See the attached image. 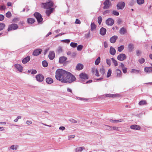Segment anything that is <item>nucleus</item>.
Returning <instances> with one entry per match:
<instances>
[{
    "label": "nucleus",
    "instance_id": "obj_14",
    "mask_svg": "<svg viewBox=\"0 0 152 152\" xmlns=\"http://www.w3.org/2000/svg\"><path fill=\"white\" fill-rule=\"evenodd\" d=\"M66 57L64 56H61L59 58V62L60 64H63L67 60Z\"/></svg>",
    "mask_w": 152,
    "mask_h": 152
},
{
    "label": "nucleus",
    "instance_id": "obj_33",
    "mask_svg": "<svg viewBox=\"0 0 152 152\" xmlns=\"http://www.w3.org/2000/svg\"><path fill=\"white\" fill-rule=\"evenodd\" d=\"M27 21L28 23L32 24L34 22L35 20L33 18H29L28 19Z\"/></svg>",
    "mask_w": 152,
    "mask_h": 152
},
{
    "label": "nucleus",
    "instance_id": "obj_50",
    "mask_svg": "<svg viewBox=\"0 0 152 152\" xmlns=\"http://www.w3.org/2000/svg\"><path fill=\"white\" fill-rule=\"evenodd\" d=\"M112 13L113 14L115 15L118 16L119 15V13L118 12H117L116 11H113Z\"/></svg>",
    "mask_w": 152,
    "mask_h": 152
},
{
    "label": "nucleus",
    "instance_id": "obj_6",
    "mask_svg": "<svg viewBox=\"0 0 152 152\" xmlns=\"http://www.w3.org/2000/svg\"><path fill=\"white\" fill-rule=\"evenodd\" d=\"M35 78L36 80L39 82H42L44 79V76L42 75L39 74L36 76Z\"/></svg>",
    "mask_w": 152,
    "mask_h": 152
},
{
    "label": "nucleus",
    "instance_id": "obj_3",
    "mask_svg": "<svg viewBox=\"0 0 152 152\" xmlns=\"http://www.w3.org/2000/svg\"><path fill=\"white\" fill-rule=\"evenodd\" d=\"M51 0H48V2L45 3H42V7L44 9L51 8L53 7V3L50 1Z\"/></svg>",
    "mask_w": 152,
    "mask_h": 152
},
{
    "label": "nucleus",
    "instance_id": "obj_44",
    "mask_svg": "<svg viewBox=\"0 0 152 152\" xmlns=\"http://www.w3.org/2000/svg\"><path fill=\"white\" fill-rule=\"evenodd\" d=\"M111 73H112V70H111V69H109L107 73V77H110L111 75Z\"/></svg>",
    "mask_w": 152,
    "mask_h": 152
},
{
    "label": "nucleus",
    "instance_id": "obj_62",
    "mask_svg": "<svg viewBox=\"0 0 152 152\" xmlns=\"http://www.w3.org/2000/svg\"><path fill=\"white\" fill-rule=\"evenodd\" d=\"M75 23L76 24H80V20H78L77 19H76V21L75 22Z\"/></svg>",
    "mask_w": 152,
    "mask_h": 152
},
{
    "label": "nucleus",
    "instance_id": "obj_20",
    "mask_svg": "<svg viewBox=\"0 0 152 152\" xmlns=\"http://www.w3.org/2000/svg\"><path fill=\"white\" fill-rule=\"evenodd\" d=\"M116 53L115 50L113 47L111 46L110 47V53L112 55H115Z\"/></svg>",
    "mask_w": 152,
    "mask_h": 152
},
{
    "label": "nucleus",
    "instance_id": "obj_1",
    "mask_svg": "<svg viewBox=\"0 0 152 152\" xmlns=\"http://www.w3.org/2000/svg\"><path fill=\"white\" fill-rule=\"evenodd\" d=\"M68 72L61 69H58L56 72L55 77L57 80L63 83V80L67 75Z\"/></svg>",
    "mask_w": 152,
    "mask_h": 152
},
{
    "label": "nucleus",
    "instance_id": "obj_24",
    "mask_svg": "<svg viewBox=\"0 0 152 152\" xmlns=\"http://www.w3.org/2000/svg\"><path fill=\"white\" fill-rule=\"evenodd\" d=\"M144 70L147 73L149 74L151 73V67H145Z\"/></svg>",
    "mask_w": 152,
    "mask_h": 152
},
{
    "label": "nucleus",
    "instance_id": "obj_22",
    "mask_svg": "<svg viewBox=\"0 0 152 152\" xmlns=\"http://www.w3.org/2000/svg\"><path fill=\"white\" fill-rule=\"evenodd\" d=\"M30 59V57L29 56H28L24 58L22 61V63L24 64L26 63L29 61Z\"/></svg>",
    "mask_w": 152,
    "mask_h": 152
},
{
    "label": "nucleus",
    "instance_id": "obj_49",
    "mask_svg": "<svg viewBox=\"0 0 152 152\" xmlns=\"http://www.w3.org/2000/svg\"><path fill=\"white\" fill-rule=\"evenodd\" d=\"M137 3L138 4H141L144 3V0H137Z\"/></svg>",
    "mask_w": 152,
    "mask_h": 152
},
{
    "label": "nucleus",
    "instance_id": "obj_54",
    "mask_svg": "<svg viewBox=\"0 0 152 152\" xmlns=\"http://www.w3.org/2000/svg\"><path fill=\"white\" fill-rule=\"evenodd\" d=\"M141 53L142 52L139 50H137L136 51V55L138 56H140Z\"/></svg>",
    "mask_w": 152,
    "mask_h": 152
},
{
    "label": "nucleus",
    "instance_id": "obj_58",
    "mask_svg": "<svg viewBox=\"0 0 152 152\" xmlns=\"http://www.w3.org/2000/svg\"><path fill=\"white\" fill-rule=\"evenodd\" d=\"M110 12V10H107L103 12V15H105L107 13H109Z\"/></svg>",
    "mask_w": 152,
    "mask_h": 152
},
{
    "label": "nucleus",
    "instance_id": "obj_51",
    "mask_svg": "<svg viewBox=\"0 0 152 152\" xmlns=\"http://www.w3.org/2000/svg\"><path fill=\"white\" fill-rule=\"evenodd\" d=\"M138 61L140 64H142L145 62V59L143 58H141L138 60Z\"/></svg>",
    "mask_w": 152,
    "mask_h": 152
},
{
    "label": "nucleus",
    "instance_id": "obj_25",
    "mask_svg": "<svg viewBox=\"0 0 152 152\" xmlns=\"http://www.w3.org/2000/svg\"><path fill=\"white\" fill-rule=\"evenodd\" d=\"M106 30L105 28L103 27L100 30V34L101 35H104L106 33Z\"/></svg>",
    "mask_w": 152,
    "mask_h": 152
},
{
    "label": "nucleus",
    "instance_id": "obj_60",
    "mask_svg": "<svg viewBox=\"0 0 152 152\" xmlns=\"http://www.w3.org/2000/svg\"><path fill=\"white\" fill-rule=\"evenodd\" d=\"M127 68L125 67L122 69L123 72L124 73H126L127 72Z\"/></svg>",
    "mask_w": 152,
    "mask_h": 152
},
{
    "label": "nucleus",
    "instance_id": "obj_29",
    "mask_svg": "<svg viewBox=\"0 0 152 152\" xmlns=\"http://www.w3.org/2000/svg\"><path fill=\"white\" fill-rule=\"evenodd\" d=\"M119 94H107L105 95L107 97H116L118 96H119Z\"/></svg>",
    "mask_w": 152,
    "mask_h": 152
},
{
    "label": "nucleus",
    "instance_id": "obj_31",
    "mask_svg": "<svg viewBox=\"0 0 152 152\" xmlns=\"http://www.w3.org/2000/svg\"><path fill=\"white\" fill-rule=\"evenodd\" d=\"M123 121V120L122 119H119V120H113V119H110L109 120V121L110 122L112 123H114L121 122L122 121Z\"/></svg>",
    "mask_w": 152,
    "mask_h": 152
},
{
    "label": "nucleus",
    "instance_id": "obj_61",
    "mask_svg": "<svg viewBox=\"0 0 152 152\" xmlns=\"http://www.w3.org/2000/svg\"><path fill=\"white\" fill-rule=\"evenodd\" d=\"M19 21L18 19L17 18H15L12 20V21L15 23H16L17 21Z\"/></svg>",
    "mask_w": 152,
    "mask_h": 152
},
{
    "label": "nucleus",
    "instance_id": "obj_63",
    "mask_svg": "<svg viewBox=\"0 0 152 152\" xmlns=\"http://www.w3.org/2000/svg\"><path fill=\"white\" fill-rule=\"evenodd\" d=\"M70 121L71 122L73 123H77V121L76 120H75L73 119H70Z\"/></svg>",
    "mask_w": 152,
    "mask_h": 152
},
{
    "label": "nucleus",
    "instance_id": "obj_12",
    "mask_svg": "<svg viewBox=\"0 0 152 152\" xmlns=\"http://www.w3.org/2000/svg\"><path fill=\"white\" fill-rule=\"evenodd\" d=\"M42 50L40 49L35 50L33 52V55L34 56H37L40 54Z\"/></svg>",
    "mask_w": 152,
    "mask_h": 152
},
{
    "label": "nucleus",
    "instance_id": "obj_59",
    "mask_svg": "<svg viewBox=\"0 0 152 152\" xmlns=\"http://www.w3.org/2000/svg\"><path fill=\"white\" fill-rule=\"evenodd\" d=\"M4 18V16L3 15L0 14V21L3 20Z\"/></svg>",
    "mask_w": 152,
    "mask_h": 152
},
{
    "label": "nucleus",
    "instance_id": "obj_7",
    "mask_svg": "<svg viewBox=\"0 0 152 152\" xmlns=\"http://www.w3.org/2000/svg\"><path fill=\"white\" fill-rule=\"evenodd\" d=\"M104 6L103 9H107L109 8L111 4L110 1L109 0H106L104 3Z\"/></svg>",
    "mask_w": 152,
    "mask_h": 152
},
{
    "label": "nucleus",
    "instance_id": "obj_40",
    "mask_svg": "<svg viewBox=\"0 0 152 152\" xmlns=\"http://www.w3.org/2000/svg\"><path fill=\"white\" fill-rule=\"evenodd\" d=\"M77 44L76 43L71 42L70 44V45L71 47L73 48H75L77 47Z\"/></svg>",
    "mask_w": 152,
    "mask_h": 152
},
{
    "label": "nucleus",
    "instance_id": "obj_56",
    "mask_svg": "<svg viewBox=\"0 0 152 152\" xmlns=\"http://www.w3.org/2000/svg\"><path fill=\"white\" fill-rule=\"evenodd\" d=\"M75 135H69L68 136V139L69 140H71L73 138H74L75 137Z\"/></svg>",
    "mask_w": 152,
    "mask_h": 152
},
{
    "label": "nucleus",
    "instance_id": "obj_38",
    "mask_svg": "<svg viewBox=\"0 0 152 152\" xmlns=\"http://www.w3.org/2000/svg\"><path fill=\"white\" fill-rule=\"evenodd\" d=\"M100 72L102 75H104L105 73V71L104 67L102 66L100 69Z\"/></svg>",
    "mask_w": 152,
    "mask_h": 152
},
{
    "label": "nucleus",
    "instance_id": "obj_5",
    "mask_svg": "<svg viewBox=\"0 0 152 152\" xmlns=\"http://www.w3.org/2000/svg\"><path fill=\"white\" fill-rule=\"evenodd\" d=\"M18 26L17 24L12 23L9 25L7 31H10L12 30H16L18 28Z\"/></svg>",
    "mask_w": 152,
    "mask_h": 152
},
{
    "label": "nucleus",
    "instance_id": "obj_19",
    "mask_svg": "<svg viewBox=\"0 0 152 152\" xmlns=\"http://www.w3.org/2000/svg\"><path fill=\"white\" fill-rule=\"evenodd\" d=\"M115 72L116 74V76L118 77H121L122 73L121 71L118 69H117L115 70Z\"/></svg>",
    "mask_w": 152,
    "mask_h": 152
},
{
    "label": "nucleus",
    "instance_id": "obj_15",
    "mask_svg": "<svg viewBox=\"0 0 152 152\" xmlns=\"http://www.w3.org/2000/svg\"><path fill=\"white\" fill-rule=\"evenodd\" d=\"M55 56V54L54 51H50L49 52L48 55L49 58L50 60H53Z\"/></svg>",
    "mask_w": 152,
    "mask_h": 152
},
{
    "label": "nucleus",
    "instance_id": "obj_21",
    "mask_svg": "<svg viewBox=\"0 0 152 152\" xmlns=\"http://www.w3.org/2000/svg\"><path fill=\"white\" fill-rule=\"evenodd\" d=\"M47 10L46 11V13L48 16H49L50 14L51 13L53 10V8H48L47 9Z\"/></svg>",
    "mask_w": 152,
    "mask_h": 152
},
{
    "label": "nucleus",
    "instance_id": "obj_55",
    "mask_svg": "<svg viewBox=\"0 0 152 152\" xmlns=\"http://www.w3.org/2000/svg\"><path fill=\"white\" fill-rule=\"evenodd\" d=\"M61 41L65 43H69L70 42V41L69 39H66L62 40H61Z\"/></svg>",
    "mask_w": 152,
    "mask_h": 152
},
{
    "label": "nucleus",
    "instance_id": "obj_34",
    "mask_svg": "<svg viewBox=\"0 0 152 152\" xmlns=\"http://www.w3.org/2000/svg\"><path fill=\"white\" fill-rule=\"evenodd\" d=\"M84 149L83 147H80L76 149V152H81Z\"/></svg>",
    "mask_w": 152,
    "mask_h": 152
},
{
    "label": "nucleus",
    "instance_id": "obj_27",
    "mask_svg": "<svg viewBox=\"0 0 152 152\" xmlns=\"http://www.w3.org/2000/svg\"><path fill=\"white\" fill-rule=\"evenodd\" d=\"M128 48L129 51H132L134 48V45L132 44H129L128 45Z\"/></svg>",
    "mask_w": 152,
    "mask_h": 152
},
{
    "label": "nucleus",
    "instance_id": "obj_43",
    "mask_svg": "<svg viewBox=\"0 0 152 152\" xmlns=\"http://www.w3.org/2000/svg\"><path fill=\"white\" fill-rule=\"evenodd\" d=\"M111 60L112 61L113 63L114 64V65L115 66H117L118 65V63L116 61V60H115L114 58H111Z\"/></svg>",
    "mask_w": 152,
    "mask_h": 152
},
{
    "label": "nucleus",
    "instance_id": "obj_30",
    "mask_svg": "<svg viewBox=\"0 0 152 152\" xmlns=\"http://www.w3.org/2000/svg\"><path fill=\"white\" fill-rule=\"evenodd\" d=\"M46 81L47 83L50 84L53 82V80L50 77H48L46 79Z\"/></svg>",
    "mask_w": 152,
    "mask_h": 152
},
{
    "label": "nucleus",
    "instance_id": "obj_48",
    "mask_svg": "<svg viewBox=\"0 0 152 152\" xmlns=\"http://www.w3.org/2000/svg\"><path fill=\"white\" fill-rule=\"evenodd\" d=\"M83 48V46L82 45H79L77 47V50L78 51H81Z\"/></svg>",
    "mask_w": 152,
    "mask_h": 152
},
{
    "label": "nucleus",
    "instance_id": "obj_52",
    "mask_svg": "<svg viewBox=\"0 0 152 152\" xmlns=\"http://www.w3.org/2000/svg\"><path fill=\"white\" fill-rule=\"evenodd\" d=\"M106 62L107 64L109 66H110L111 64V60L110 59H106Z\"/></svg>",
    "mask_w": 152,
    "mask_h": 152
},
{
    "label": "nucleus",
    "instance_id": "obj_18",
    "mask_svg": "<svg viewBox=\"0 0 152 152\" xmlns=\"http://www.w3.org/2000/svg\"><path fill=\"white\" fill-rule=\"evenodd\" d=\"M117 38V36L115 35L114 36L110 38V41L111 43H114L115 42Z\"/></svg>",
    "mask_w": 152,
    "mask_h": 152
},
{
    "label": "nucleus",
    "instance_id": "obj_23",
    "mask_svg": "<svg viewBox=\"0 0 152 152\" xmlns=\"http://www.w3.org/2000/svg\"><path fill=\"white\" fill-rule=\"evenodd\" d=\"M83 65L81 64H78L76 66V69L78 70H81L83 68Z\"/></svg>",
    "mask_w": 152,
    "mask_h": 152
},
{
    "label": "nucleus",
    "instance_id": "obj_26",
    "mask_svg": "<svg viewBox=\"0 0 152 152\" xmlns=\"http://www.w3.org/2000/svg\"><path fill=\"white\" fill-rule=\"evenodd\" d=\"M130 72L132 73H140L141 71L140 70H137L134 69H132L130 70Z\"/></svg>",
    "mask_w": 152,
    "mask_h": 152
},
{
    "label": "nucleus",
    "instance_id": "obj_17",
    "mask_svg": "<svg viewBox=\"0 0 152 152\" xmlns=\"http://www.w3.org/2000/svg\"><path fill=\"white\" fill-rule=\"evenodd\" d=\"M19 146L18 145H12L8 148V150L10 151L11 150H16L18 148Z\"/></svg>",
    "mask_w": 152,
    "mask_h": 152
},
{
    "label": "nucleus",
    "instance_id": "obj_9",
    "mask_svg": "<svg viewBox=\"0 0 152 152\" xmlns=\"http://www.w3.org/2000/svg\"><path fill=\"white\" fill-rule=\"evenodd\" d=\"M125 6V3L124 2H120L117 5L118 9L122 10Z\"/></svg>",
    "mask_w": 152,
    "mask_h": 152
},
{
    "label": "nucleus",
    "instance_id": "obj_39",
    "mask_svg": "<svg viewBox=\"0 0 152 152\" xmlns=\"http://www.w3.org/2000/svg\"><path fill=\"white\" fill-rule=\"evenodd\" d=\"M100 57H99L97 58L95 62V64L96 65H97L100 62Z\"/></svg>",
    "mask_w": 152,
    "mask_h": 152
},
{
    "label": "nucleus",
    "instance_id": "obj_42",
    "mask_svg": "<svg viewBox=\"0 0 152 152\" xmlns=\"http://www.w3.org/2000/svg\"><path fill=\"white\" fill-rule=\"evenodd\" d=\"M57 51L58 53H61L62 51V49L61 47L59 46L58 47Z\"/></svg>",
    "mask_w": 152,
    "mask_h": 152
},
{
    "label": "nucleus",
    "instance_id": "obj_37",
    "mask_svg": "<svg viewBox=\"0 0 152 152\" xmlns=\"http://www.w3.org/2000/svg\"><path fill=\"white\" fill-rule=\"evenodd\" d=\"M124 46L123 45H122L119 47L118 48V51L119 52H121L124 49Z\"/></svg>",
    "mask_w": 152,
    "mask_h": 152
},
{
    "label": "nucleus",
    "instance_id": "obj_16",
    "mask_svg": "<svg viewBox=\"0 0 152 152\" xmlns=\"http://www.w3.org/2000/svg\"><path fill=\"white\" fill-rule=\"evenodd\" d=\"M15 66L19 71L20 72H22L23 70V67L21 65L18 64H16L15 65Z\"/></svg>",
    "mask_w": 152,
    "mask_h": 152
},
{
    "label": "nucleus",
    "instance_id": "obj_10",
    "mask_svg": "<svg viewBox=\"0 0 152 152\" xmlns=\"http://www.w3.org/2000/svg\"><path fill=\"white\" fill-rule=\"evenodd\" d=\"M114 23V21L112 18H108L106 21V24L110 26H111L113 25Z\"/></svg>",
    "mask_w": 152,
    "mask_h": 152
},
{
    "label": "nucleus",
    "instance_id": "obj_64",
    "mask_svg": "<svg viewBox=\"0 0 152 152\" xmlns=\"http://www.w3.org/2000/svg\"><path fill=\"white\" fill-rule=\"evenodd\" d=\"M37 71L36 70L33 69L32 70L31 72V74H35L37 73Z\"/></svg>",
    "mask_w": 152,
    "mask_h": 152
},
{
    "label": "nucleus",
    "instance_id": "obj_46",
    "mask_svg": "<svg viewBox=\"0 0 152 152\" xmlns=\"http://www.w3.org/2000/svg\"><path fill=\"white\" fill-rule=\"evenodd\" d=\"M102 19L101 16H100L98 17V22L99 25H100L102 22Z\"/></svg>",
    "mask_w": 152,
    "mask_h": 152
},
{
    "label": "nucleus",
    "instance_id": "obj_11",
    "mask_svg": "<svg viewBox=\"0 0 152 152\" xmlns=\"http://www.w3.org/2000/svg\"><path fill=\"white\" fill-rule=\"evenodd\" d=\"M130 128L131 129L136 130H140L141 129V127L137 125L134 124L131 125L130 126Z\"/></svg>",
    "mask_w": 152,
    "mask_h": 152
},
{
    "label": "nucleus",
    "instance_id": "obj_2",
    "mask_svg": "<svg viewBox=\"0 0 152 152\" xmlns=\"http://www.w3.org/2000/svg\"><path fill=\"white\" fill-rule=\"evenodd\" d=\"M76 80L74 76L69 72H68L65 79L63 80V83H71Z\"/></svg>",
    "mask_w": 152,
    "mask_h": 152
},
{
    "label": "nucleus",
    "instance_id": "obj_4",
    "mask_svg": "<svg viewBox=\"0 0 152 152\" xmlns=\"http://www.w3.org/2000/svg\"><path fill=\"white\" fill-rule=\"evenodd\" d=\"M34 15L36 18L39 23L42 21L43 18H42V16L39 13L36 12L34 13Z\"/></svg>",
    "mask_w": 152,
    "mask_h": 152
},
{
    "label": "nucleus",
    "instance_id": "obj_47",
    "mask_svg": "<svg viewBox=\"0 0 152 152\" xmlns=\"http://www.w3.org/2000/svg\"><path fill=\"white\" fill-rule=\"evenodd\" d=\"M12 15L10 12H8L6 14V16L8 18H10L11 16Z\"/></svg>",
    "mask_w": 152,
    "mask_h": 152
},
{
    "label": "nucleus",
    "instance_id": "obj_28",
    "mask_svg": "<svg viewBox=\"0 0 152 152\" xmlns=\"http://www.w3.org/2000/svg\"><path fill=\"white\" fill-rule=\"evenodd\" d=\"M147 102L145 100H142L140 101L138 103V104L140 106H142L144 105H146Z\"/></svg>",
    "mask_w": 152,
    "mask_h": 152
},
{
    "label": "nucleus",
    "instance_id": "obj_57",
    "mask_svg": "<svg viewBox=\"0 0 152 152\" xmlns=\"http://www.w3.org/2000/svg\"><path fill=\"white\" fill-rule=\"evenodd\" d=\"M6 8L5 6L4 5H2L1 6L0 5V10H4Z\"/></svg>",
    "mask_w": 152,
    "mask_h": 152
},
{
    "label": "nucleus",
    "instance_id": "obj_53",
    "mask_svg": "<svg viewBox=\"0 0 152 152\" xmlns=\"http://www.w3.org/2000/svg\"><path fill=\"white\" fill-rule=\"evenodd\" d=\"M118 127L117 126H111V131L113 130H118Z\"/></svg>",
    "mask_w": 152,
    "mask_h": 152
},
{
    "label": "nucleus",
    "instance_id": "obj_36",
    "mask_svg": "<svg viewBox=\"0 0 152 152\" xmlns=\"http://www.w3.org/2000/svg\"><path fill=\"white\" fill-rule=\"evenodd\" d=\"M104 129L106 130H108L109 131H111V126L104 125Z\"/></svg>",
    "mask_w": 152,
    "mask_h": 152
},
{
    "label": "nucleus",
    "instance_id": "obj_45",
    "mask_svg": "<svg viewBox=\"0 0 152 152\" xmlns=\"http://www.w3.org/2000/svg\"><path fill=\"white\" fill-rule=\"evenodd\" d=\"M42 64L43 66L46 67L48 65V63L45 61H44L42 62Z\"/></svg>",
    "mask_w": 152,
    "mask_h": 152
},
{
    "label": "nucleus",
    "instance_id": "obj_41",
    "mask_svg": "<svg viewBox=\"0 0 152 152\" xmlns=\"http://www.w3.org/2000/svg\"><path fill=\"white\" fill-rule=\"evenodd\" d=\"M5 26V24L4 23H0V31L2 30Z\"/></svg>",
    "mask_w": 152,
    "mask_h": 152
},
{
    "label": "nucleus",
    "instance_id": "obj_32",
    "mask_svg": "<svg viewBox=\"0 0 152 152\" xmlns=\"http://www.w3.org/2000/svg\"><path fill=\"white\" fill-rule=\"evenodd\" d=\"M126 30L124 27L121 28L119 31L120 33L122 34H124L126 32Z\"/></svg>",
    "mask_w": 152,
    "mask_h": 152
},
{
    "label": "nucleus",
    "instance_id": "obj_8",
    "mask_svg": "<svg viewBox=\"0 0 152 152\" xmlns=\"http://www.w3.org/2000/svg\"><path fill=\"white\" fill-rule=\"evenodd\" d=\"M126 58V55L124 53H121L118 56L117 59L121 61L124 60Z\"/></svg>",
    "mask_w": 152,
    "mask_h": 152
},
{
    "label": "nucleus",
    "instance_id": "obj_13",
    "mask_svg": "<svg viewBox=\"0 0 152 152\" xmlns=\"http://www.w3.org/2000/svg\"><path fill=\"white\" fill-rule=\"evenodd\" d=\"M79 76L82 79L86 80L88 79L87 75L85 73H82L80 74Z\"/></svg>",
    "mask_w": 152,
    "mask_h": 152
},
{
    "label": "nucleus",
    "instance_id": "obj_35",
    "mask_svg": "<svg viewBox=\"0 0 152 152\" xmlns=\"http://www.w3.org/2000/svg\"><path fill=\"white\" fill-rule=\"evenodd\" d=\"M91 29L92 31L94 30L96 27V26L94 23H92L91 25Z\"/></svg>",
    "mask_w": 152,
    "mask_h": 152
}]
</instances>
